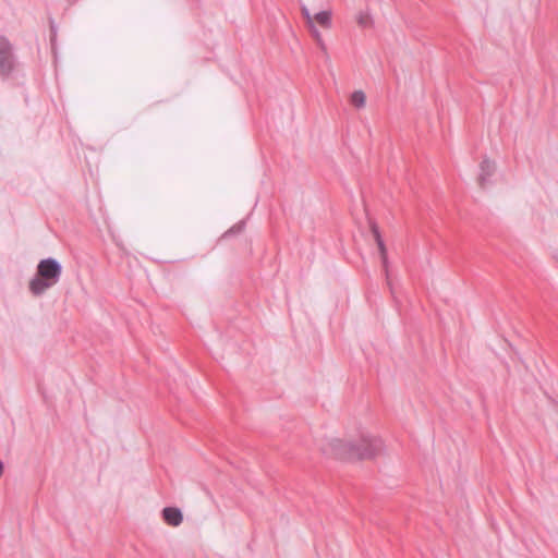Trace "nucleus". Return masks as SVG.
Wrapping results in <instances>:
<instances>
[{
  "label": "nucleus",
  "mask_w": 558,
  "mask_h": 558,
  "mask_svg": "<svg viewBox=\"0 0 558 558\" xmlns=\"http://www.w3.org/2000/svg\"><path fill=\"white\" fill-rule=\"evenodd\" d=\"M61 275L62 266L57 259H41L37 265L36 276L28 283L29 291L35 296L44 294L59 282Z\"/></svg>",
  "instance_id": "nucleus-1"
},
{
  "label": "nucleus",
  "mask_w": 558,
  "mask_h": 558,
  "mask_svg": "<svg viewBox=\"0 0 558 558\" xmlns=\"http://www.w3.org/2000/svg\"><path fill=\"white\" fill-rule=\"evenodd\" d=\"M318 446L323 454L340 460H354V457L369 456L368 451L353 447L352 436H327L319 440Z\"/></svg>",
  "instance_id": "nucleus-2"
},
{
  "label": "nucleus",
  "mask_w": 558,
  "mask_h": 558,
  "mask_svg": "<svg viewBox=\"0 0 558 558\" xmlns=\"http://www.w3.org/2000/svg\"><path fill=\"white\" fill-rule=\"evenodd\" d=\"M301 12L305 20L306 27L308 28L317 46L324 53H327V46L317 26H320L324 29H330L332 27L331 10H323L316 14H312L307 7L302 5Z\"/></svg>",
  "instance_id": "nucleus-3"
},
{
  "label": "nucleus",
  "mask_w": 558,
  "mask_h": 558,
  "mask_svg": "<svg viewBox=\"0 0 558 558\" xmlns=\"http://www.w3.org/2000/svg\"><path fill=\"white\" fill-rule=\"evenodd\" d=\"M353 447L369 452L367 457H354V460L374 459L384 451V441L376 436L366 432H360L357 435H352Z\"/></svg>",
  "instance_id": "nucleus-4"
},
{
  "label": "nucleus",
  "mask_w": 558,
  "mask_h": 558,
  "mask_svg": "<svg viewBox=\"0 0 558 558\" xmlns=\"http://www.w3.org/2000/svg\"><path fill=\"white\" fill-rule=\"evenodd\" d=\"M14 69L13 48L8 38L0 36V73L9 76Z\"/></svg>",
  "instance_id": "nucleus-5"
},
{
  "label": "nucleus",
  "mask_w": 558,
  "mask_h": 558,
  "mask_svg": "<svg viewBox=\"0 0 558 558\" xmlns=\"http://www.w3.org/2000/svg\"><path fill=\"white\" fill-rule=\"evenodd\" d=\"M496 165L493 160L485 157L480 163L478 185L485 189L489 183L490 178L495 173Z\"/></svg>",
  "instance_id": "nucleus-6"
},
{
  "label": "nucleus",
  "mask_w": 558,
  "mask_h": 558,
  "mask_svg": "<svg viewBox=\"0 0 558 558\" xmlns=\"http://www.w3.org/2000/svg\"><path fill=\"white\" fill-rule=\"evenodd\" d=\"M162 519L170 526H179L183 521V515L179 508L166 507L162 510Z\"/></svg>",
  "instance_id": "nucleus-7"
},
{
  "label": "nucleus",
  "mask_w": 558,
  "mask_h": 558,
  "mask_svg": "<svg viewBox=\"0 0 558 558\" xmlns=\"http://www.w3.org/2000/svg\"><path fill=\"white\" fill-rule=\"evenodd\" d=\"M351 104L356 108H364L366 104V96L363 90H355L351 95Z\"/></svg>",
  "instance_id": "nucleus-8"
},
{
  "label": "nucleus",
  "mask_w": 558,
  "mask_h": 558,
  "mask_svg": "<svg viewBox=\"0 0 558 558\" xmlns=\"http://www.w3.org/2000/svg\"><path fill=\"white\" fill-rule=\"evenodd\" d=\"M356 23L363 28H368L373 25V19L368 12H360L356 15Z\"/></svg>",
  "instance_id": "nucleus-9"
},
{
  "label": "nucleus",
  "mask_w": 558,
  "mask_h": 558,
  "mask_svg": "<svg viewBox=\"0 0 558 558\" xmlns=\"http://www.w3.org/2000/svg\"><path fill=\"white\" fill-rule=\"evenodd\" d=\"M376 244H377L378 251L380 253L383 266H384L386 272H388V255H387V248H386L385 242L383 240V241L376 242Z\"/></svg>",
  "instance_id": "nucleus-10"
},
{
  "label": "nucleus",
  "mask_w": 558,
  "mask_h": 558,
  "mask_svg": "<svg viewBox=\"0 0 558 558\" xmlns=\"http://www.w3.org/2000/svg\"><path fill=\"white\" fill-rule=\"evenodd\" d=\"M371 231L374 235L375 242L383 241L378 226L375 222L371 223Z\"/></svg>",
  "instance_id": "nucleus-11"
}]
</instances>
